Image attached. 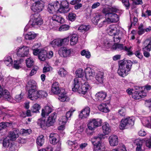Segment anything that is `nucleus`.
Returning a JSON list of instances; mask_svg holds the SVG:
<instances>
[{
	"label": "nucleus",
	"mask_w": 151,
	"mask_h": 151,
	"mask_svg": "<svg viewBox=\"0 0 151 151\" xmlns=\"http://www.w3.org/2000/svg\"><path fill=\"white\" fill-rule=\"evenodd\" d=\"M37 83L36 82L33 80H30L28 83V86L31 88L36 89Z\"/></svg>",
	"instance_id": "obj_42"
},
{
	"label": "nucleus",
	"mask_w": 151,
	"mask_h": 151,
	"mask_svg": "<svg viewBox=\"0 0 151 151\" xmlns=\"http://www.w3.org/2000/svg\"><path fill=\"white\" fill-rule=\"evenodd\" d=\"M45 139L42 135H40L37 138L36 142L37 144L40 146H42L44 144Z\"/></svg>",
	"instance_id": "obj_37"
},
{
	"label": "nucleus",
	"mask_w": 151,
	"mask_h": 151,
	"mask_svg": "<svg viewBox=\"0 0 151 151\" xmlns=\"http://www.w3.org/2000/svg\"><path fill=\"white\" fill-rule=\"evenodd\" d=\"M76 110L75 109H70L69 111H68L66 113V116H65L68 119L70 118L73 114V113Z\"/></svg>",
	"instance_id": "obj_56"
},
{
	"label": "nucleus",
	"mask_w": 151,
	"mask_h": 151,
	"mask_svg": "<svg viewBox=\"0 0 151 151\" xmlns=\"http://www.w3.org/2000/svg\"><path fill=\"white\" fill-rule=\"evenodd\" d=\"M57 114L55 112L51 114L48 117L46 122V126L49 127L52 125L55 122Z\"/></svg>",
	"instance_id": "obj_16"
},
{
	"label": "nucleus",
	"mask_w": 151,
	"mask_h": 151,
	"mask_svg": "<svg viewBox=\"0 0 151 151\" xmlns=\"http://www.w3.org/2000/svg\"><path fill=\"white\" fill-rule=\"evenodd\" d=\"M38 91L35 88H31L28 91V97L32 100H35L39 98Z\"/></svg>",
	"instance_id": "obj_14"
},
{
	"label": "nucleus",
	"mask_w": 151,
	"mask_h": 151,
	"mask_svg": "<svg viewBox=\"0 0 151 151\" xmlns=\"http://www.w3.org/2000/svg\"><path fill=\"white\" fill-rule=\"evenodd\" d=\"M58 74L61 77H64L67 74V72L63 68H60L58 71Z\"/></svg>",
	"instance_id": "obj_49"
},
{
	"label": "nucleus",
	"mask_w": 151,
	"mask_h": 151,
	"mask_svg": "<svg viewBox=\"0 0 151 151\" xmlns=\"http://www.w3.org/2000/svg\"><path fill=\"white\" fill-rule=\"evenodd\" d=\"M52 111V109L51 106H46L44 109H42L41 115L43 117H44L51 113Z\"/></svg>",
	"instance_id": "obj_22"
},
{
	"label": "nucleus",
	"mask_w": 151,
	"mask_h": 151,
	"mask_svg": "<svg viewBox=\"0 0 151 151\" xmlns=\"http://www.w3.org/2000/svg\"><path fill=\"white\" fill-rule=\"evenodd\" d=\"M70 27L68 25L64 24L61 25L59 28V31H64L68 30Z\"/></svg>",
	"instance_id": "obj_48"
},
{
	"label": "nucleus",
	"mask_w": 151,
	"mask_h": 151,
	"mask_svg": "<svg viewBox=\"0 0 151 151\" xmlns=\"http://www.w3.org/2000/svg\"><path fill=\"white\" fill-rule=\"evenodd\" d=\"M19 64L20 61H14V68L17 69H19L20 68Z\"/></svg>",
	"instance_id": "obj_61"
},
{
	"label": "nucleus",
	"mask_w": 151,
	"mask_h": 151,
	"mask_svg": "<svg viewBox=\"0 0 151 151\" xmlns=\"http://www.w3.org/2000/svg\"><path fill=\"white\" fill-rule=\"evenodd\" d=\"M47 53L46 50L41 49L38 56V58L41 61H45L47 58Z\"/></svg>",
	"instance_id": "obj_27"
},
{
	"label": "nucleus",
	"mask_w": 151,
	"mask_h": 151,
	"mask_svg": "<svg viewBox=\"0 0 151 151\" xmlns=\"http://www.w3.org/2000/svg\"><path fill=\"white\" fill-rule=\"evenodd\" d=\"M4 61L5 64L7 66H10L12 64V59L10 56L6 57L4 58Z\"/></svg>",
	"instance_id": "obj_38"
},
{
	"label": "nucleus",
	"mask_w": 151,
	"mask_h": 151,
	"mask_svg": "<svg viewBox=\"0 0 151 151\" xmlns=\"http://www.w3.org/2000/svg\"><path fill=\"white\" fill-rule=\"evenodd\" d=\"M89 27L90 26L89 25L87 26L85 25H82L78 27V30L81 32H85L89 30Z\"/></svg>",
	"instance_id": "obj_39"
},
{
	"label": "nucleus",
	"mask_w": 151,
	"mask_h": 151,
	"mask_svg": "<svg viewBox=\"0 0 151 151\" xmlns=\"http://www.w3.org/2000/svg\"><path fill=\"white\" fill-rule=\"evenodd\" d=\"M81 54L82 55H85V57L88 58H89L91 57L90 53L88 51H86L84 50L81 52Z\"/></svg>",
	"instance_id": "obj_54"
},
{
	"label": "nucleus",
	"mask_w": 151,
	"mask_h": 151,
	"mask_svg": "<svg viewBox=\"0 0 151 151\" xmlns=\"http://www.w3.org/2000/svg\"><path fill=\"white\" fill-rule=\"evenodd\" d=\"M109 144L111 146H117L119 143L117 136L115 135H111L109 138Z\"/></svg>",
	"instance_id": "obj_18"
},
{
	"label": "nucleus",
	"mask_w": 151,
	"mask_h": 151,
	"mask_svg": "<svg viewBox=\"0 0 151 151\" xmlns=\"http://www.w3.org/2000/svg\"><path fill=\"white\" fill-rule=\"evenodd\" d=\"M106 96V93L105 92H99L95 95L96 99L97 101L101 102L104 100Z\"/></svg>",
	"instance_id": "obj_23"
},
{
	"label": "nucleus",
	"mask_w": 151,
	"mask_h": 151,
	"mask_svg": "<svg viewBox=\"0 0 151 151\" xmlns=\"http://www.w3.org/2000/svg\"><path fill=\"white\" fill-rule=\"evenodd\" d=\"M72 50L65 47H60L58 50V53L61 57L67 58L70 56Z\"/></svg>",
	"instance_id": "obj_12"
},
{
	"label": "nucleus",
	"mask_w": 151,
	"mask_h": 151,
	"mask_svg": "<svg viewBox=\"0 0 151 151\" xmlns=\"http://www.w3.org/2000/svg\"><path fill=\"white\" fill-rule=\"evenodd\" d=\"M134 118L133 117H129L122 119L120 125V129H123L127 125H134Z\"/></svg>",
	"instance_id": "obj_8"
},
{
	"label": "nucleus",
	"mask_w": 151,
	"mask_h": 151,
	"mask_svg": "<svg viewBox=\"0 0 151 151\" xmlns=\"http://www.w3.org/2000/svg\"><path fill=\"white\" fill-rule=\"evenodd\" d=\"M51 19L53 21L60 23H63L64 22V19L62 17L56 14L53 15L52 16Z\"/></svg>",
	"instance_id": "obj_33"
},
{
	"label": "nucleus",
	"mask_w": 151,
	"mask_h": 151,
	"mask_svg": "<svg viewBox=\"0 0 151 151\" xmlns=\"http://www.w3.org/2000/svg\"><path fill=\"white\" fill-rule=\"evenodd\" d=\"M23 95L21 93L20 94L16 95L15 97V99L16 101L19 102L22 98Z\"/></svg>",
	"instance_id": "obj_58"
},
{
	"label": "nucleus",
	"mask_w": 151,
	"mask_h": 151,
	"mask_svg": "<svg viewBox=\"0 0 151 151\" xmlns=\"http://www.w3.org/2000/svg\"><path fill=\"white\" fill-rule=\"evenodd\" d=\"M51 67L49 65H47L43 68V72L45 73L50 71L51 69Z\"/></svg>",
	"instance_id": "obj_59"
},
{
	"label": "nucleus",
	"mask_w": 151,
	"mask_h": 151,
	"mask_svg": "<svg viewBox=\"0 0 151 151\" xmlns=\"http://www.w3.org/2000/svg\"><path fill=\"white\" fill-rule=\"evenodd\" d=\"M107 31L110 36L114 35V42L116 43H119L121 39L123 37V34L115 27L114 25L109 26L107 29Z\"/></svg>",
	"instance_id": "obj_4"
},
{
	"label": "nucleus",
	"mask_w": 151,
	"mask_h": 151,
	"mask_svg": "<svg viewBox=\"0 0 151 151\" xmlns=\"http://www.w3.org/2000/svg\"><path fill=\"white\" fill-rule=\"evenodd\" d=\"M29 49L27 46H23L18 47L17 49V55L19 57L27 56L29 54Z\"/></svg>",
	"instance_id": "obj_9"
},
{
	"label": "nucleus",
	"mask_w": 151,
	"mask_h": 151,
	"mask_svg": "<svg viewBox=\"0 0 151 151\" xmlns=\"http://www.w3.org/2000/svg\"><path fill=\"white\" fill-rule=\"evenodd\" d=\"M132 65V62L129 60H123L119 62V68L117 71L119 75L124 77L129 74Z\"/></svg>",
	"instance_id": "obj_2"
},
{
	"label": "nucleus",
	"mask_w": 151,
	"mask_h": 151,
	"mask_svg": "<svg viewBox=\"0 0 151 151\" xmlns=\"http://www.w3.org/2000/svg\"><path fill=\"white\" fill-rule=\"evenodd\" d=\"M126 111V110L125 108L122 107L118 111L119 115L120 116H124L125 115Z\"/></svg>",
	"instance_id": "obj_53"
},
{
	"label": "nucleus",
	"mask_w": 151,
	"mask_h": 151,
	"mask_svg": "<svg viewBox=\"0 0 151 151\" xmlns=\"http://www.w3.org/2000/svg\"><path fill=\"white\" fill-rule=\"evenodd\" d=\"M96 79L98 84L103 83L104 80V73L100 72H98L96 75Z\"/></svg>",
	"instance_id": "obj_29"
},
{
	"label": "nucleus",
	"mask_w": 151,
	"mask_h": 151,
	"mask_svg": "<svg viewBox=\"0 0 151 151\" xmlns=\"http://www.w3.org/2000/svg\"><path fill=\"white\" fill-rule=\"evenodd\" d=\"M60 40H55L51 42V45L53 47H55L56 46H61L62 45Z\"/></svg>",
	"instance_id": "obj_41"
},
{
	"label": "nucleus",
	"mask_w": 151,
	"mask_h": 151,
	"mask_svg": "<svg viewBox=\"0 0 151 151\" xmlns=\"http://www.w3.org/2000/svg\"><path fill=\"white\" fill-rule=\"evenodd\" d=\"M69 3L66 1H62L59 6H58V12L61 13H66L68 12L70 9L69 8Z\"/></svg>",
	"instance_id": "obj_10"
},
{
	"label": "nucleus",
	"mask_w": 151,
	"mask_h": 151,
	"mask_svg": "<svg viewBox=\"0 0 151 151\" xmlns=\"http://www.w3.org/2000/svg\"><path fill=\"white\" fill-rule=\"evenodd\" d=\"M69 39V37H67L62 39L60 40L61 41V44L62 45H65L68 43Z\"/></svg>",
	"instance_id": "obj_57"
},
{
	"label": "nucleus",
	"mask_w": 151,
	"mask_h": 151,
	"mask_svg": "<svg viewBox=\"0 0 151 151\" xmlns=\"http://www.w3.org/2000/svg\"><path fill=\"white\" fill-rule=\"evenodd\" d=\"M72 90L73 91H78L79 93L85 94L90 87L88 83L85 82L81 83L80 80L77 78H75L73 81Z\"/></svg>",
	"instance_id": "obj_3"
},
{
	"label": "nucleus",
	"mask_w": 151,
	"mask_h": 151,
	"mask_svg": "<svg viewBox=\"0 0 151 151\" xmlns=\"http://www.w3.org/2000/svg\"><path fill=\"white\" fill-rule=\"evenodd\" d=\"M37 123L41 128L44 127L45 126H46V122H45L44 120L39 119L38 120Z\"/></svg>",
	"instance_id": "obj_52"
},
{
	"label": "nucleus",
	"mask_w": 151,
	"mask_h": 151,
	"mask_svg": "<svg viewBox=\"0 0 151 151\" xmlns=\"http://www.w3.org/2000/svg\"><path fill=\"white\" fill-rule=\"evenodd\" d=\"M40 44L39 43L35 44L32 47V49L33 50V54L36 55H38L40 52L41 49H37L40 47Z\"/></svg>",
	"instance_id": "obj_36"
},
{
	"label": "nucleus",
	"mask_w": 151,
	"mask_h": 151,
	"mask_svg": "<svg viewBox=\"0 0 151 151\" xmlns=\"http://www.w3.org/2000/svg\"><path fill=\"white\" fill-rule=\"evenodd\" d=\"M39 98H46L48 95L47 92L43 90H40L38 91Z\"/></svg>",
	"instance_id": "obj_46"
},
{
	"label": "nucleus",
	"mask_w": 151,
	"mask_h": 151,
	"mask_svg": "<svg viewBox=\"0 0 151 151\" xmlns=\"http://www.w3.org/2000/svg\"><path fill=\"white\" fill-rule=\"evenodd\" d=\"M122 2L124 5L126 7V9H128L130 5L129 0H122Z\"/></svg>",
	"instance_id": "obj_60"
},
{
	"label": "nucleus",
	"mask_w": 151,
	"mask_h": 151,
	"mask_svg": "<svg viewBox=\"0 0 151 151\" xmlns=\"http://www.w3.org/2000/svg\"><path fill=\"white\" fill-rule=\"evenodd\" d=\"M76 15L75 14L70 13L68 15V17L69 20L71 21H73L76 19Z\"/></svg>",
	"instance_id": "obj_55"
},
{
	"label": "nucleus",
	"mask_w": 151,
	"mask_h": 151,
	"mask_svg": "<svg viewBox=\"0 0 151 151\" xmlns=\"http://www.w3.org/2000/svg\"><path fill=\"white\" fill-rule=\"evenodd\" d=\"M51 92L55 94H59L61 93L59 84L58 82H55L52 84Z\"/></svg>",
	"instance_id": "obj_20"
},
{
	"label": "nucleus",
	"mask_w": 151,
	"mask_h": 151,
	"mask_svg": "<svg viewBox=\"0 0 151 151\" xmlns=\"http://www.w3.org/2000/svg\"><path fill=\"white\" fill-rule=\"evenodd\" d=\"M118 43L115 42L114 44L112 46L111 49L113 50H124L127 52L128 55H130L133 54L131 50V47H127L124 46L123 44H118Z\"/></svg>",
	"instance_id": "obj_6"
},
{
	"label": "nucleus",
	"mask_w": 151,
	"mask_h": 151,
	"mask_svg": "<svg viewBox=\"0 0 151 151\" xmlns=\"http://www.w3.org/2000/svg\"><path fill=\"white\" fill-rule=\"evenodd\" d=\"M10 140L9 138L7 137L4 138L2 143L3 147L6 148L8 147L10 145Z\"/></svg>",
	"instance_id": "obj_44"
},
{
	"label": "nucleus",
	"mask_w": 151,
	"mask_h": 151,
	"mask_svg": "<svg viewBox=\"0 0 151 151\" xmlns=\"http://www.w3.org/2000/svg\"><path fill=\"white\" fill-rule=\"evenodd\" d=\"M135 55L137 57L140 59H142L143 57L142 54L139 51H137L135 52Z\"/></svg>",
	"instance_id": "obj_63"
},
{
	"label": "nucleus",
	"mask_w": 151,
	"mask_h": 151,
	"mask_svg": "<svg viewBox=\"0 0 151 151\" xmlns=\"http://www.w3.org/2000/svg\"><path fill=\"white\" fill-rule=\"evenodd\" d=\"M138 28L139 30L138 31V33L139 35H142L144 33L145 29L142 24H141L139 26Z\"/></svg>",
	"instance_id": "obj_51"
},
{
	"label": "nucleus",
	"mask_w": 151,
	"mask_h": 151,
	"mask_svg": "<svg viewBox=\"0 0 151 151\" xmlns=\"http://www.w3.org/2000/svg\"><path fill=\"white\" fill-rule=\"evenodd\" d=\"M58 135L56 133H51L49 136V140L51 143L55 145L59 141Z\"/></svg>",
	"instance_id": "obj_21"
},
{
	"label": "nucleus",
	"mask_w": 151,
	"mask_h": 151,
	"mask_svg": "<svg viewBox=\"0 0 151 151\" xmlns=\"http://www.w3.org/2000/svg\"><path fill=\"white\" fill-rule=\"evenodd\" d=\"M34 61L32 58L31 57L27 58L26 60V63L27 66L28 68L30 67L33 64Z\"/></svg>",
	"instance_id": "obj_45"
},
{
	"label": "nucleus",
	"mask_w": 151,
	"mask_h": 151,
	"mask_svg": "<svg viewBox=\"0 0 151 151\" xmlns=\"http://www.w3.org/2000/svg\"><path fill=\"white\" fill-rule=\"evenodd\" d=\"M90 111V108L88 107H86L82 109L80 114L79 116L81 119L87 118L89 115Z\"/></svg>",
	"instance_id": "obj_19"
},
{
	"label": "nucleus",
	"mask_w": 151,
	"mask_h": 151,
	"mask_svg": "<svg viewBox=\"0 0 151 151\" xmlns=\"http://www.w3.org/2000/svg\"><path fill=\"white\" fill-rule=\"evenodd\" d=\"M137 146L136 148V151H143V150L142 149V141L138 140L137 141L136 144Z\"/></svg>",
	"instance_id": "obj_40"
},
{
	"label": "nucleus",
	"mask_w": 151,
	"mask_h": 151,
	"mask_svg": "<svg viewBox=\"0 0 151 151\" xmlns=\"http://www.w3.org/2000/svg\"><path fill=\"white\" fill-rule=\"evenodd\" d=\"M59 6L58 1L55 2L53 3H51L47 6V10L50 13L53 14L55 12L58 11V6Z\"/></svg>",
	"instance_id": "obj_13"
},
{
	"label": "nucleus",
	"mask_w": 151,
	"mask_h": 151,
	"mask_svg": "<svg viewBox=\"0 0 151 151\" xmlns=\"http://www.w3.org/2000/svg\"><path fill=\"white\" fill-rule=\"evenodd\" d=\"M58 99L62 102L67 101L69 100V98L66 95V94L63 92L59 93Z\"/></svg>",
	"instance_id": "obj_34"
},
{
	"label": "nucleus",
	"mask_w": 151,
	"mask_h": 151,
	"mask_svg": "<svg viewBox=\"0 0 151 151\" xmlns=\"http://www.w3.org/2000/svg\"><path fill=\"white\" fill-rule=\"evenodd\" d=\"M40 108V107L39 104H35L32 107L31 109L33 113L38 112Z\"/></svg>",
	"instance_id": "obj_43"
},
{
	"label": "nucleus",
	"mask_w": 151,
	"mask_h": 151,
	"mask_svg": "<svg viewBox=\"0 0 151 151\" xmlns=\"http://www.w3.org/2000/svg\"><path fill=\"white\" fill-rule=\"evenodd\" d=\"M78 36L76 34H73L70 36V43L71 45H74L77 42Z\"/></svg>",
	"instance_id": "obj_31"
},
{
	"label": "nucleus",
	"mask_w": 151,
	"mask_h": 151,
	"mask_svg": "<svg viewBox=\"0 0 151 151\" xmlns=\"http://www.w3.org/2000/svg\"><path fill=\"white\" fill-rule=\"evenodd\" d=\"M6 100L12 102L13 101V99L10 95V93L9 91L7 90L4 89V91L2 95V96Z\"/></svg>",
	"instance_id": "obj_26"
},
{
	"label": "nucleus",
	"mask_w": 151,
	"mask_h": 151,
	"mask_svg": "<svg viewBox=\"0 0 151 151\" xmlns=\"http://www.w3.org/2000/svg\"><path fill=\"white\" fill-rule=\"evenodd\" d=\"M94 142V149L95 151H103V149L104 147L101 142L100 141L96 142H95V141Z\"/></svg>",
	"instance_id": "obj_25"
},
{
	"label": "nucleus",
	"mask_w": 151,
	"mask_h": 151,
	"mask_svg": "<svg viewBox=\"0 0 151 151\" xmlns=\"http://www.w3.org/2000/svg\"><path fill=\"white\" fill-rule=\"evenodd\" d=\"M145 104L146 106L151 109V100H147L145 101Z\"/></svg>",
	"instance_id": "obj_64"
},
{
	"label": "nucleus",
	"mask_w": 151,
	"mask_h": 151,
	"mask_svg": "<svg viewBox=\"0 0 151 151\" xmlns=\"http://www.w3.org/2000/svg\"><path fill=\"white\" fill-rule=\"evenodd\" d=\"M145 47L143 48L144 50L150 52L151 49V38H149L146 39L143 43Z\"/></svg>",
	"instance_id": "obj_24"
},
{
	"label": "nucleus",
	"mask_w": 151,
	"mask_h": 151,
	"mask_svg": "<svg viewBox=\"0 0 151 151\" xmlns=\"http://www.w3.org/2000/svg\"><path fill=\"white\" fill-rule=\"evenodd\" d=\"M99 109L102 112L107 113L109 112V110L106 104H101L98 106Z\"/></svg>",
	"instance_id": "obj_32"
},
{
	"label": "nucleus",
	"mask_w": 151,
	"mask_h": 151,
	"mask_svg": "<svg viewBox=\"0 0 151 151\" xmlns=\"http://www.w3.org/2000/svg\"><path fill=\"white\" fill-rule=\"evenodd\" d=\"M32 27H36L41 25L43 23V20L38 14H35L32 16L29 22Z\"/></svg>",
	"instance_id": "obj_5"
},
{
	"label": "nucleus",
	"mask_w": 151,
	"mask_h": 151,
	"mask_svg": "<svg viewBox=\"0 0 151 151\" xmlns=\"http://www.w3.org/2000/svg\"><path fill=\"white\" fill-rule=\"evenodd\" d=\"M44 7V3L42 1H38L33 4L31 7L32 10L34 12H40Z\"/></svg>",
	"instance_id": "obj_11"
},
{
	"label": "nucleus",
	"mask_w": 151,
	"mask_h": 151,
	"mask_svg": "<svg viewBox=\"0 0 151 151\" xmlns=\"http://www.w3.org/2000/svg\"><path fill=\"white\" fill-rule=\"evenodd\" d=\"M9 124L7 122H1L0 123V131L5 129L9 125Z\"/></svg>",
	"instance_id": "obj_50"
},
{
	"label": "nucleus",
	"mask_w": 151,
	"mask_h": 151,
	"mask_svg": "<svg viewBox=\"0 0 151 151\" xmlns=\"http://www.w3.org/2000/svg\"><path fill=\"white\" fill-rule=\"evenodd\" d=\"M19 130L17 129H15L13 131H10L8 135L6 137L11 141H14L19 137Z\"/></svg>",
	"instance_id": "obj_17"
},
{
	"label": "nucleus",
	"mask_w": 151,
	"mask_h": 151,
	"mask_svg": "<svg viewBox=\"0 0 151 151\" xmlns=\"http://www.w3.org/2000/svg\"><path fill=\"white\" fill-rule=\"evenodd\" d=\"M146 93L143 91H134L132 93V97L135 99H139L146 96Z\"/></svg>",
	"instance_id": "obj_15"
},
{
	"label": "nucleus",
	"mask_w": 151,
	"mask_h": 151,
	"mask_svg": "<svg viewBox=\"0 0 151 151\" xmlns=\"http://www.w3.org/2000/svg\"><path fill=\"white\" fill-rule=\"evenodd\" d=\"M68 119L65 116H63L62 118L60 119L59 121L63 124H65L67 122Z\"/></svg>",
	"instance_id": "obj_62"
},
{
	"label": "nucleus",
	"mask_w": 151,
	"mask_h": 151,
	"mask_svg": "<svg viewBox=\"0 0 151 151\" xmlns=\"http://www.w3.org/2000/svg\"><path fill=\"white\" fill-rule=\"evenodd\" d=\"M85 73L86 77L87 79H89L90 77H93L94 74L93 70L88 67L85 69Z\"/></svg>",
	"instance_id": "obj_30"
},
{
	"label": "nucleus",
	"mask_w": 151,
	"mask_h": 151,
	"mask_svg": "<svg viewBox=\"0 0 151 151\" xmlns=\"http://www.w3.org/2000/svg\"><path fill=\"white\" fill-rule=\"evenodd\" d=\"M76 76L79 78H81L84 75V72L83 70L81 69H78L76 72Z\"/></svg>",
	"instance_id": "obj_47"
},
{
	"label": "nucleus",
	"mask_w": 151,
	"mask_h": 151,
	"mask_svg": "<svg viewBox=\"0 0 151 151\" xmlns=\"http://www.w3.org/2000/svg\"><path fill=\"white\" fill-rule=\"evenodd\" d=\"M101 121L99 119H90L87 125L88 128L90 130H94L96 127L101 126Z\"/></svg>",
	"instance_id": "obj_7"
},
{
	"label": "nucleus",
	"mask_w": 151,
	"mask_h": 151,
	"mask_svg": "<svg viewBox=\"0 0 151 151\" xmlns=\"http://www.w3.org/2000/svg\"><path fill=\"white\" fill-rule=\"evenodd\" d=\"M103 133L105 134H108L111 132V129L109 124L106 122L104 123L102 126Z\"/></svg>",
	"instance_id": "obj_28"
},
{
	"label": "nucleus",
	"mask_w": 151,
	"mask_h": 151,
	"mask_svg": "<svg viewBox=\"0 0 151 151\" xmlns=\"http://www.w3.org/2000/svg\"><path fill=\"white\" fill-rule=\"evenodd\" d=\"M37 36V34L34 32H30L26 34L24 37L26 40H31L34 39Z\"/></svg>",
	"instance_id": "obj_35"
},
{
	"label": "nucleus",
	"mask_w": 151,
	"mask_h": 151,
	"mask_svg": "<svg viewBox=\"0 0 151 151\" xmlns=\"http://www.w3.org/2000/svg\"><path fill=\"white\" fill-rule=\"evenodd\" d=\"M119 9L115 7H107L104 8L102 13L105 15V19L103 21L104 23L116 22L119 20L118 16L114 13L117 12Z\"/></svg>",
	"instance_id": "obj_1"
}]
</instances>
